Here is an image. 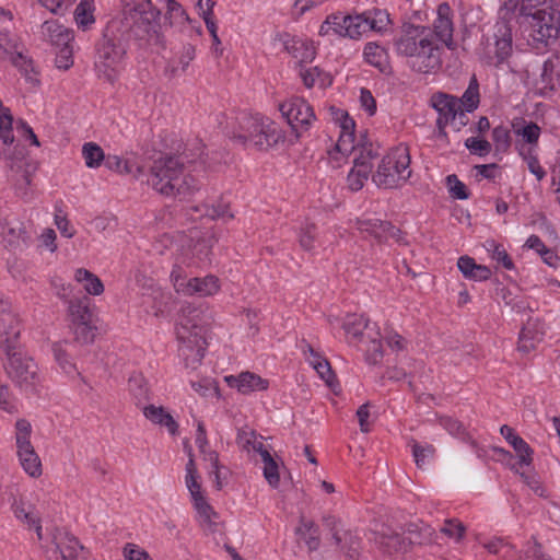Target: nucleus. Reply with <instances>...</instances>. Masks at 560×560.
Masks as SVG:
<instances>
[{
  "label": "nucleus",
  "mask_w": 560,
  "mask_h": 560,
  "mask_svg": "<svg viewBox=\"0 0 560 560\" xmlns=\"http://www.w3.org/2000/svg\"><path fill=\"white\" fill-rule=\"evenodd\" d=\"M107 32L139 48L160 51L166 47L162 11L151 0H120L119 14L109 22Z\"/></svg>",
  "instance_id": "f257e3e1"
},
{
  "label": "nucleus",
  "mask_w": 560,
  "mask_h": 560,
  "mask_svg": "<svg viewBox=\"0 0 560 560\" xmlns=\"http://www.w3.org/2000/svg\"><path fill=\"white\" fill-rule=\"evenodd\" d=\"M212 323L208 306L186 304L178 312L176 337L179 342V355L186 368L192 370L201 363L206 350V332Z\"/></svg>",
  "instance_id": "f03ea898"
},
{
  "label": "nucleus",
  "mask_w": 560,
  "mask_h": 560,
  "mask_svg": "<svg viewBox=\"0 0 560 560\" xmlns=\"http://www.w3.org/2000/svg\"><path fill=\"white\" fill-rule=\"evenodd\" d=\"M395 47L399 55L410 58L411 69L419 73H430L441 66L440 47L425 26L405 22L395 39Z\"/></svg>",
  "instance_id": "7ed1b4c3"
},
{
  "label": "nucleus",
  "mask_w": 560,
  "mask_h": 560,
  "mask_svg": "<svg viewBox=\"0 0 560 560\" xmlns=\"http://www.w3.org/2000/svg\"><path fill=\"white\" fill-rule=\"evenodd\" d=\"M184 163L178 156L164 155L150 167L149 185L161 195L187 199L199 190L200 183L184 174Z\"/></svg>",
  "instance_id": "20e7f679"
},
{
  "label": "nucleus",
  "mask_w": 560,
  "mask_h": 560,
  "mask_svg": "<svg viewBox=\"0 0 560 560\" xmlns=\"http://www.w3.org/2000/svg\"><path fill=\"white\" fill-rule=\"evenodd\" d=\"M231 140L243 147L267 151L283 140V135L269 118L243 114L228 127Z\"/></svg>",
  "instance_id": "39448f33"
},
{
  "label": "nucleus",
  "mask_w": 560,
  "mask_h": 560,
  "mask_svg": "<svg viewBox=\"0 0 560 560\" xmlns=\"http://www.w3.org/2000/svg\"><path fill=\"white\" fill-rule=\"evenodd\" d=\"M0 358L7 376L24 390H33L40 383L37 363L20 349L19 342L0 346Z\"/></svg>",
  "instance_id": "423d86ee"
},
{
  "label": "nucleus",
  "mask_w": 560,
  "mask_h": 560,
  "mask_svg": "<svg viewBox=\"0 0 560 560\" xmlns=\"http://www.w3.org/2000/svg\"><path fill=\"white\" fill-rule=\"evenodd\" d=\"M409 165L408 148H395L381 160L376 172L372 175V180L381 188H396L410 177Z\"/></svg>",
  "instance_id": "0eeeda50"
},
{
  "label": "nucleus",
  "mask_w": 560,
  "mask_h": 560,
  "mask_svg": "<svg viewBox=\"0 0 560 560\" xmlns=\"http://www.w3.org/2000/svg\"><path fill=\"white\" fill-rule=\"evenodd\" d=\"M7 167L8 179L12 184L14 195L24 202H31L35 198L32 177L36 168L27 160L24 147H14L13 152L7 158Z\"/></svg>",
  "instance_id": "6e6552de"
},
{
  "label": "nucleus",
  "mask_w": 560,
  "mask_h": 560,
  "mask_svg": "<svg viewBox=\"0 0 560 560\" xmlns=\"http://www.w3.org/2000/svg\"><path fill=\"white\" fill-rule=\"evenodd\" d=\"M32 425L26 419L15 422V442L20 463L31 477L42 475V462L31 442Z\"/></svg>",
  "instance_id": "1a4fd4ad"
},
{
  "label": "nucleus",
  "mask_w": 560,
  "mask_h": 560,
  "mask_svg": "<svg viewBox=\"0 0 560 560\" xmlns=\"http://www.w3.org/2000/svg\"><path fill=\"white\" fill-rule=\"evenodd\" d=\"M127 43L128 42L120 40L113 33L108 32L97 49L95 66L98 72L103 73L109 81L115 79L116 69L126 55Z\"/></svg>",
  "instance_id": "9d476101"
},
{
  "label": "nucleus",
  "mask_w": 560,
  "mask_h": 560,
  "mask_svg": "<svg viewBox=\"0 0 560 560\" xmlns=\"http://www.w3.org/2000/svg\"><path fill=\"white\" fill-rule=\"evenodd\" d=\"M279 110L296 138L308 131L316 119L313 107L302 97L295 96L284 101L279 104Z\"/></svg>",
  "instance_id": "9b49d317"
},
{
  "label": "nucleus",
  "mask_w": 560,
  "mask_h": 560,
  "mask_svg": "<svg viewBox=\"0 0 560 560\" xmlns=\"http://www.w3.org/2000/svg\"><path fill=\"white\" fill-rule=\"evenodd\" d=\"M374 542L378 549L387 556H399L409 551L411 545H422V539H412L411 537H405L396 528L383 525L380 530L374 532Z\"/></svg>",
  "instance_id": "f8f14e48"
},
{
  "label": "nucleus",
  "mask_w": 560,
  "mask_h": 560,
  "mask_svg": "<svg viewBox=\"0 0 560 560\" xmlns=\"http://www.w3.org/2000/svg\"><path fill=\"white\" fill-rule=\"evenodd\" d=\"M31 235L26 231L23 222L11 223L0 219V243L12 250H23L30 244Z\"/></svg>",
  "instance_id": "ddd939ff"
},
{
  "label": "nucleus",
  "mask_w": 560,
  "mask_h": 560,
  "mask_svg": "<svg viewBox=\"0 0 560 560\" xmlns=\"http://www.w3.org/2000/svg\"><path fill=\"white\" fill-rule=\"evenodd\" d=\"M20 320L13 312L11 303L0 295V346L7 343H18L20 337Z\"/></svg>",
  "instance_id": "4468645a"
},
{
  "label": "nucleus",
  "mask_w": 560,
  "mask_h": 560,
  "mask_svg": "<svg viewBox=\"0 0 560 560\" xmlns=\"http://www.w3.org/2000/svg\"><path fill=\"white\" fill-rule=\"evenodd\" d=\"M189 250L200 262L210 261L213 245L218 242L213 230L191 231Z\"/></svg>",
  "instance_id": "2eb2a0df"
},
{
  "label": "nucleus",
  "mask_w": 560,
  "mask_h": 560,
  "mask_svg": "<svg viewBox=\"0 0 560 560\" xmlns=\"http://www.w3.org/2000/svg\"><path fill=\"white\" fill-rule=\"evenodd\" d=\"M357 228L365 232L378 242H385L388 238H398L399 230L390 222L377 218H362L357 220Z\"/></svg>",
  "instance_id": "dca6fc26"
},
{
  "label": "nucleus",
  "mask_w": 560,
  "mask_h": 560,
  "mask_svg": "<svg viewBox=\"0 0 560 560\" xmlns=\"http://www.w3.org/2000/svg\"><path fill=\"white\" fill-rule=\"evenodd\" d=\"M545 324L538 318H529L523 326L518 338V350L528 353L542 341Z\"/></svg>",
  "instance_id": "f3484780"
},
{
  "label": "nucleus",
  "mask_w": 560,
  "mask_h": 560,
  "mask_svg": "<svg viewBox=\"0 0 560 560\" xmlns=\"http://www.w3.org/2000/svg\"><path fill=\"white\" fill-rule=\"evenodd\" d=\"M430 104L439 114L436 120H442L446 124L455 122L460 107L457 97L443 92H436L431 96Z\"/></svg>",
  "instance_id": "a211bd4d"
},
{
  "label": "nucleus",
  "mask_w": 560,
  "mask_h": 560,
  "mask_svg": "<svg viewBox=\"0 0 560 560\" xmlns=\"http://www.w3.org/2000/svg\"><path fill=\"white\" fill-rule=\"evenodd\" d=\"M224 381L230 387H235L240 393L246 395L255 390H265L268 388V381L252 372H242L238 375H229Z\"/></svg>",
  "instance_id": "6ab92c4d"
},
{
  "label": "nucleus",
  "mask_w": 560,
  "mask_h": 560,
  "mask_svg": "<svg viewBox=\"0 0 560 560\" xmlns=\"http://www.w3.org/2000/svg\"><path fill=\"white\" fill-rule=\"evenodd\" d=\"M434 35L448 48L453 47V21L452 9L448 3L443 2L438 7V18L433 24Z\"/></svg>",
  "instance_id": "aec40b11"
},
{
  "label": "nucleus",
  "mask_w": 560,
  "mask_h": 560,
  "mask_svg": "<svg viewBox=\"0 0 560 560\" xmlns=\"http://www.w3.org/2000/svg\"><path fill=\"white\" fill-rule=\"evenodd\" d=\"M42 36L44 40L58 48L70 45L73 40V32L65 27L57 20L44 22L42 25Z\"/></svg>",
  "instance_id": "412c9836"
},
{
  "label": "nucleus",
  "mask_w": 560,
  "mask_h": 560,
  "mask_svg": "<svg viewBox=\"0 0 560 560\" xmlns=\"http://www.w3.org/2000/svg\"><path fill=\"white\" fill-rule=\"evenodd\" d=\"M493 39L495 57L499 62H503L512 52V31L505 21L498 22L494 25Z\"/></svg>",
  "instance_id": "4be33fe9"
},
{
  "label": "nucleus",
  "mask_w": 560,
  "mask_h": 560,
  "mask_svg": "<svg viewBox=\"0 0 560 560\" xmlns=\"http://www.w3.org/2000/svg\"><path fill=\"white\" fill-rule=\"evenodd\" d=\"M343 23L348 25L346 30L347 37L358 38L363 33L369 31H381L382 26L377 25V21L375 19H371L365 13L358 14L355 16L348 15L345 16Z\"/></svg>",
  "instance_id": "5701e85b"
},
{
  "label": "nucleus",
  "mask_w": 560,
  "mask_h": 560,
  "mask_svg": "<svg viewBox=\"0 0 560 560\" xmlns=\"http://www.w3.org/2000/svg\"><path fill=\"white\" fill-rule=\"evenodd\" d=\"M342 328L348 336H351L358 342L364 341V331L372 334L376 325L371 326L370 319L363 315L349 314L346 316Z\"/></svg>",
  "instance_id": "b1692460"
},
{
  "label": "nucleus",
  "mask_w": 560,
  "mask_h": 560,
  "mask_svg": "<svg viewBox=\"0 0 560 560\" xmlns=\"http://www.w3.org/2000/svg\"><path fill=\"white\" fill-rule=\"evenodd\" d=\"M340 116L342 118L340 124L341 130L335 150L342 154L357 153L358 149L353 144L355 122L347 113L341 112Z\"/></svg>",
  "instance_id": "393cba45"
},
{
  "label": "nucleus",
  "mask_w": 560,
  "mask_h": 560,
  "mask_svg": "<svg viewBox=\"0 0 560 560\" xmlns=\"http://www.w3.org/2000/svg\"><path fill=\"white\" fill-rule=\"evenodd\" d=\"M220 289L219 279L214 276H207L205 278H189L187 281V288L183 294L192 295L198 294L200 296H208L217 293Z\"/></svg>",
  "instance_id": "a878e982"
},
{
  "label": "nucleus",
  "mask_w": 560,
  "mask_h": 560,
  "mask_svg": "<svg viewBox=\"0 0 560 560\" xmlns=\"http://www.w3.org/2000/svg\"><path fill=\"white\" fill-rule=\"evenodd\" d=\"M144 417L154 424L164 425L167 428L172 435L177 434L178 424L163 407L155 405H148L142 407Z\"/></svg>",
  "instance_id": "bb28decb"
},
{
  "label": "nucleus",
  "mask_w": 560,
  "mask_h": 560,
  "mask_svg": "<svg viewBox=\"0 0 560 560\" xmlns=\"http://www.w3.org/2000/svg\"><path fill=\"white\" fill-rule=\"evenodd\" d=\"M279 39L282 42L284 49L294 58L301 61L312 60L315 56V50L305 42L291 37L289 34L280 35Z\"/></svg>",
  "instance_id": "cd10ccee"
},
{
  "label": "nucleus",
  "mask_w": 560,
  "mask_h": 560,
  "mask_svg": "<svg viewBox=\"0 0 560 560\" xmlns=\"http://www.w3.org/2000/svg\"><path fill=\"white\" fill-rule=\"evenodd\" d=\"M236 444L241 450L247 453L255 452L260 456H262L264 451H268L262 443V436H259L256 431L247 427L238 430Z\"/></svg>",
  "instance_id": "c85d7f7f"
},
{
  "label": "nucleus",
  "mask_w": 560,
  "mask_h": 560,
  "mask_svg": "<svg viewBox=\"0 0 560 560\" xmlns=\"http://www.w3.org/2000/svg\"><path fill=\"white\" fill-rule=\"evenodd\" d=\"M295 534L305 541L310 551H315L320 546L319 528L318 526L304 516L300 517V525L295 528Z\"/></svg>",
  "instance_id": "c756f323"
},
{
  "label": "nucleus",
  "mask_w": 560,
  "mask_h": 560,
  "mask_svg": "<svg viewBox=\"0 0 560 560\" xmlns=\"http://www.w3.org/2000/svg\"><path fill=\"white\" fill-rule=\"evenodd\" d=\"M203 215L211 220L228 219L233 220L234 213L231 211V202L223 196H220L212 203H203Z\"/></svg>",
  "instance_id": "7c9ffc66"
},
{
  "label": "nucleus",
  "mask_w": 560,
  "mask_h": 560,
  "mask_svg": "<svg viewBox=\"0 0 560 560\" xmlns=\"http://www.w3.org/2000/svg\"><path fill=\"white\" fill-rule=\"evenodd\" d=\"M90 299L86 296L77 298L69 301V315L72 324L81 322H92V312L90 310Z\"/></svg>",
  "instance_id": "2f4dec72"
},
{
  "label": "nucleus",
  "mask_w": 560,
  "mask_h": 560,
  "mask_svg": "<svg viewBox=\"0 0 560 560\" xmlns=\"http://www.w3.org/2000/svg\"><path fill=\"white\" fill-rule=\"evenodd\" d=\"M74 279L79 283H83V288L89 294L100 295L104 292V284L101 279L88 269H77Z\"/></svg>",
  "instance_id": "473e14b6"
},
{
  "label": "nucleus",
  "mask_w": 560,
  "mask_h": 560,
  "mask_svg": "<svg viewBox=\"0 0 560 560\" xmlns=\"http://www.w3.org/2000/svg\"><path fill=\"white\" fill-rule=\"evenodd\" d=\"M365 60L382 72L388 69V56L385 48L376 43H368L364 48Z\"/></svg>",
  "instance_id": "72a5a7b5"
},
{
  "label": "nucleus",
  "mask_w": 560,
  "mask_h": 560,
  "mask_svg": "<svg viewBox=\"0 0 560 560\" xmlns=\"http://www.w3.org/2000/svg\"><path fill=\"white\" fill-rule=\"evenodd\" d=\"M335 545L346 557L358 560L361 549V539L357 534L351 530H345L340 534V542Z\"/></svg>",
  "instance_id": "f704fd0d"
},
{
  "label": "nucleus",
  "mask_w": 560,
  "mask_h": 560,
  "mask_svg": "<svg viewBox=\"0 0 560 560\" xmlns=\"http://www.w3.org/2000/svg\"><path fill=\"white\" fill-rule=\"evenodd\" d=\"M13 512L15 516L26 523L28 526H34L38 538H42V526L39 518L34 513V508L31 504H26L24 501L13 503Z\"/></svg>",
  "instance_id": "c9c22d12"
},
{
  "label": "nucleus",
  "mask_w": 560,
  "mask_h": 560,
  "mask_svg": "<svg viewBox=\"0 0 560 560\" xmlns=\"http://www.w3.org/2000/svg\"><path fill=\"white\" fill-rule=\"evenodd\" d=\"M62 560H78L79 553L83 551V546L79 540L69 534H66L57 542Z\"/></svg>",
  "instance_id": "e433bc0d"
},
{
  "label": "nucleus",
  "mask_w": 560,
  "mask_h": 560,
  "mask_svg": "<svg viewBox=\"0 0 560 560\" xmlns=\"http://www.w3.org/2000/svg\"><path fill=\"white\" fill-rule=\"evenodd\" d=\"M261 460L264 463V477L268 485L272 488H278L280 483L279 465L273 459L269 451H264Z\"/></svg>",
  "instance_id": "4c0bfd02"
},
{
  "label": "nucleus",
  "mask_w": 560,
  "mask_h": 560,
  "mask_svg": "<svg viewBox=\"0 0 560 560\" xmlns=\"http://www.w3.org/2000/svg\"><path fill=\"white\" fill-rule=\"evenodd\" d=\"M459 100V104L462 108H465L466 112L475 110L479 105V85L478 81L475 77L471 78L470 83L467 90L464 92L463 96Z\"/></svg>",
  "instance_id": "58836bf2"
},
{
  "label": "nucleus",
  "mask_w": 560,
  "mask_h": 560,
  "mask_svg": "<svg viewBox=\"0 0 560 560\" xmlns=\"http://www.w3.org/2000/svg\"><path fill=\"white\" fill-rule=\"evenodd\" d=\"M74 19L79 27L88 28L94 23L93 0H81L74 11Z\"/></svg>",
  "instance_id": "ea45409f"
},
{
  "label": "nucleus",
  "mask_w": 560,
  "mask_h": 560,
  "mask_svg": "<svg viewBox=\"0 0 560 560\" xmlns=\"http://www.w3.org/2000/svg\"><path fill=\"white\" fill-rule=\"evenodd\" d=\"M166 12L164 15L165 22L163 24L172 26L175 21L189 22V15L182 4L176 0H165Z\"/></svg>",
  "instance_id": "a19ab883"
},
{
  "label": "nucleus",
  "mask_w": 560,
  "mask_h": 560,
  "mask_svg": "<svg viewBox=\"0 0 560 560\" xmlns=\"http://www.w3.org/2000/svg\"><path fill=\"white\" fill-rule=\"evenodd\" d=\"M369 345L365 349L366 361L370 364H377L383 358L382 342L380 332L375 329L372 334H368Z\"/></svg>",
  "instance_id": "79ce46f5"
},
{
  "label": "nucleus",
  "mask_w": 560,
  "mask_h": 560,
  "mask_svg": "<svg viewBox=\"0 0 560 560\" xmlns=\"http://www.w3.org/2000/svg\"><path fill=\"white\" fill-rule=\"evenodd\" d=\"M82 155L86 166L90 168L98 167L105 158L103 149L94 142L83 144Z\"/></svg>",
  "instance_id": "37998d69"
},
{
  "label": "nucleus",
  "mask_w": 560,
  "mask_h": 560,
  "mask_svg": "<svg viewBox=\"0 0 560 560\" xmlns=\"http://www.w3.org/2000/svg\"><path fill=\"white\" fill-rule=\"evenodd\" d=\"M317 237V226L313 222H305L299 232V243L300 246L306 250L311 252L315 248V241Z\"/></svg>",
  "instance_id": "c03bdc74"
},
{
  "label": "nucleus",
  "mask_w": 560,
  "mask_h": 560,
  "mask_svg": "<svg viewBox=\"0 0 560 560\" xmlns=\"http://www.w3.org/2000/svg\"><path fill=\"white\" fill-rule=\"evenodd\" d=\"M9 60L21 71L27 81L31 83L37 82V80L32 75L34 72L33 61L25 57L22 51H15V54L12 55Z\"/></svg>",
  "instance_id": "a18cd8bd"
},
{
  "label": "nucleus",
  "mask_w": 560,
  "mask_h": 560,
  "mask_svg": "<svg viewBox=\"0 0 560 560\" xmlns=\"http://www.w3.org/2000/svg\"><path fill=\"white\" fill-rule=\"evenodd\" d=\"M412 448V455L415 458V463L418 468H423L425 465V460L433 458L435 455V447L432 444L421 445L417 441L412 440L410 442Z\"/></svg>",
  "instance_id": "49530a36"
},
{
  "label": "nucleus",
  "mask_w": 560,
  "mask_h": 560,
  "mask_svg": "<svg viewBox=\"0 0 560 560\" xmlns=\"http://www.w3.org/2000/svg\"><path fill=\"white\" fill-rule=\"evenodd\" d=\"M75 340L81 343H91L95 338L96 327L92 322H81L72 324Z\"/></svg>",
  "instance_id": "de8ad7c7"
},
{
  "label": "nucleus",
  "mask_w": 560,
  "mask_h": 560,
  "mask_svg": "<svg viewBox=\"0 0 560 560\" xmlns=\"http://www.w3.org/2000/svg\"><path fill=\"white\" fill-rule=\"evenodd\" d=\"M513 129L516 135L522 136L523 139L528 143H536L540 135V128L535 122L525 124L522 122L513 124Z\"/></svg>",
  "instance_id": "09e8293b"
},
{
  "label": "nucleus",
  "mask_w": 560,
  "mask_h": 560,
  "mask_svg": "<svg viewBox=\"0 0 560 560\" xmlns=\"http://www.w3.org/2000/svg\"><path fill=\"white\" fill-rule=\"evenodd\" d=\"M317 374L322 380L325 381L326 385L337 394V388L339 387V383L336 378L335 373L331 370L330 363L327 359L320 360V363H317V366L314 368Z\"/></svg>",
  "instance_id": "8fccbe9b"
},
{
  "label": "nucleus",
  "mask_w": 560,
  "mask_h": 560,
  "mask_svg": "<svg viewBox=\"0 0 560 560\" xmlns=\"http://www.w3.org/2000/svg\"><path fill=\"white\" fill-rule=\"evenodd\" d=\"M439 424L443 427L450 434L462 436L464 440L470 439L465 427L460 421L448 416L439 417Z\"/></svg>",
  "instance_id": "3c124183"
},
{
  "label": "nucleus",
  "mask_w": 560,
  "mask_h": 560,
  "mask_svg": "<svg viewBox=\"0 0 560 560\" xmlns=\"http://www.w3.org/2000/svg\"><path fill=\"white\" fill-rule=\"evenodd\" d=\"M129 390L137 399V405H141L149 399V388L141 376H133L129 380Z\"/></svg>",
  "instance_id": "603ef678"
},
{
  "label": "nucleus",
  "mask_w": 560,
  "mask_h": 560,
  "mask_svg": "<svg viewBox=\"0 0 560 560\" xmlns=\"http://www.w3.org/2000/svg\"><path fill=\"white\" fill-rule=\"evenodd\" d=\"M378 154L373 151L372 145H362L359 149V154H355L353 159V167L355 168H368V171L372 170V160H374Z\"/></svg>",
  "instance_id": "864d4df0"
},
{
  "label": "nucleus",
  "mask_w": 560,
  "mask_h": 560,
  "mask_svg": "<svg viewBox=\"0 0 560 560\" xmlns=\"http://www.w3.org/2000/svg\"><path fill=\"white\" fill-rule=\"evenodd\" d=\"M19 40L10 36L8 32L0 31V60L9 59L19 49Z\"/></svg>",
  "instance_id": "5fc2aeb1"
},
{
  "label": "nucleus",
  "mask_w": 560,
  "mask_h": 560,
  "mask_svg": "<svg viewBox=\"0 0 560 560\" xmlns=\"http://www.w3.org/2000/svg\"><path fill=\"white\" fill-rule=\"evenodd\" d=\"M492 140L498 152H506L511 145L509 129L504 126H498L493 128Z\"/></svg>",
  "instance_id": "6e6d98bb"
},
{
  "label": "nucleus",
  "mask_w": 560,
  "mask_h": 560,
  "mask_svg": "<svg viewBox=\"0 0 560 560\" xmlns=\"http://www.w3.org/2000/svg\"><path fill=\"white\" fill-rule=\"evenodd\" d=\"M370 173L371 171H368V168L352 167L347 177L348 187L352 191L360 190L363 187L364 183L368 180Z\"/></svg>",
  "instance_id": "4d7b16f0"
},
{
  "label": "nucleus",
  "mask_w": 560,
  "mask_h": 560,
  "mask_svg": "<svg viewBox=\"0 0 560 560\" xmlns=\"http://www.w3.org/2000/svg\"><path fill=\"white\" fill-rule=\"evenodd\" d=\"M191 387L203 397L219 396L218 383L211 378H201L196 382H191Z\"/></svg>",
  "instance_id": "13d9d810"
},
{
  "label": "nucleus",
  "mask_w": 560,
  "mask_h": 560,
  "mask_svg": "<svg viewBox=\"0 0 560 560\" xmlns=\"http://www.w3.org/2000/svg\"><path fill=\"white\" fill-rule=\"evenodd\" d=\"M446 185L448 187V192L453 198L465 200L469 197L465 184L460 182L455 174L446 177Z\"/></svg>",
  "instance_id": "bf43d9fd"
},
{
  "label": "nucleus",
  "mask_w": 560,
  "mask_h": 560,
  "mask_svg": "<svg viewBox=\"0 0 560 560\" xmlns=\"http://www.w3.org/2000/svg\"><path fill=\"white\" fill-rule=\"evenodd\" d=\"M514 451L516 452L520 465L529 466L533 462V448L525 442L522 438L514 439L512 444Z\"/></svg>",
  "instance_id": "052dcab7"
},
{
  "label": "nucleus",
  "mask_w": 560,
  "mask_h": 560,
  "mask_svg": "<svg viewBox=\"0 0 560 560\" xmlns=\"http://www.w3.org/2000/svg\"><path fill=\"white\" fill-rule=\"evenodd\" d=\"M558 74L556 73V65L552 60L548 59L544 62L540 80L544 88L555 89Z\"/></svg>",
  "instance_id": "680f3d73"
},
{
  "label": "nucleus",
  "mask_w": 560,
  "mask_h": 560,
  "mask_svg": "<svg viewBox=\"0 0 560 560\" xmlns=\"http://www.w3.org/2000/svg\"><path fill=\"white\" fill-rule=\"evenodd\" d=\"M72 45H67L65 47H60L57 56H56V67L60 70H68L73 65V58H72Z\"/></svg>",
  "instance_id": "e2e57ef3"
},
{
  "label": "nucleus",
  "mask_w": 560,
  "mask_h": 560,
  "mask_svg": "<svg viewBox=\"0 0 560 560\" xmlns=\"http://www.w3.org/2000/svg\"><path fill=\"white\" fill-rule=\"evenodd\" d=\"M205 24H206V27L212 38V46H211L212 52L215 55V57H221L223 55V47H222L221 39L218 35V32H217L218 31L217 23L213 19H206Z\"/></svg>",
  "instance_id": "0e129e2a"
},
{
  "label": "nucleus",
  "mask_w": 560,
  "mask_h": 560,
  "mask_svg": "<svg viewBox=\"0 0 560 560\" xmlns=\"http://www.w3.org/2000/svg\"><path fill=\"white\" fill-rule=\"evenodd\" d=\"M441 533L451 538L459 540L465 533V526L463 525V523L456 520H446L444 522L443 527L441 528Z\"/></svg>",
  "instance_id": "69168bd1"
},
{
  "label": "nucleus",
  "mask_w": 560,
  "mask_h": 560,
  "mask_svg": "<svg viewBox=\"0 0 560 560\" xmlns=\"http://www.w3.org/2000/svg\"><path fill=\"white\" fill-rule=\"evenodd\" d=\"M192 504L200 520L208 516H218V513L209 504L205 494L192 499Z\"/></svg>",
  "instance_id": "338daca9"
},
{
  "label": "nucleus",
  "mask_w": 560,
  "mask_h": 560,
  "mask_svg": "<svg viewBox=\"0 0 560 560\" xmlns=\"http://www.w3.org/2000/svg\"><path fill=\"white\" fill-rule=\"evenodd\" d=\"M124 557L126 560H152L144 549L131 542L124 547Z\"/></svg>",
  "instance_id": "774afa93"
}]
</instances>
